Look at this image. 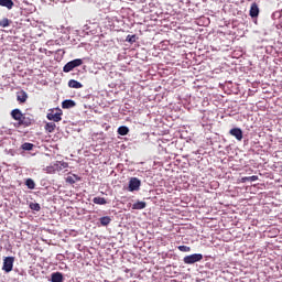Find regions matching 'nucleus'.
<instances>
[{"mask_svg":"<svg viewBox=\"0 0 282 282\" xmlns=\"http://www.w3.org/2000/svg\"><path fill=\"white\" fill-rule=\"evenodd\" d=\"M32 124H34V118L32 116L24 115L20 122L13 123V127L19 129L20 127H32Z\"/></svg>","mask_w":282,"mask_h":282,"instance_id":"obj_1","label":"nucleus"},{"mask_svg":"<svg viewBox=\"0 0 282 282\" xmlns=\"http://www.w3.org/2000/svg\"><path fill=\"white\" fill-rule=\"evenodd\" d=\"M202 259H204L202 253H193L184 257L183 261L186 265H193V263H198V261H202Z\"/></svg>","mask_w":282,"mask_h":282,"instance_id":"obj_2","label":"nucleus"},{"mask_svg":"<svg viewBox=\"0 0 282 282\" xmlns=\"http://www.w3.org/2000/svg\"><path fill=\"white\" fill-rule=\"evenodd\" d=\"M63 110L59 108H56L55 110H51V112L47 113L46 118L47 120H52L53 122H61L63 120Z\"/></svg>","mask_w":282,"mask_h":282,"instance_id":"obj_3","label":"nucleus"},{"mask_svg":"<svg viewBox=\"0 0 282 282\" xmlns=\"http://www.w3.org/2000/svg\"><path fill=\"white\" fill-rule=\"evenodd\" d=\"M80 65H83V59H73L63 67V72L68 74V72H72V69H75V67H80Z\"/></svg>","mask_w":282,"mask_h":282,"instance_id":"obj_4","label":"nucleus"},{"mask_svg":"<svg viewBox=\"0 0 282 282\" xmlns=\"http://www.w3.org/2000/svg\"><path fill=\"white\" fill-rule=\"evenodd\" d=\"M140 186H142V181L138 177H131L129 181L128 191L133 193L135 191H140Z\"/></svg>","mask_w":282,"mask_h":282,"instance_id":"obj_5","label":"nucleus"},{"mask_svg":"<svg viewBox=\"0 0 282 282\" xmlns=\"http://www.w3.org/2000/svg\"><path fill=\"white\" fill-rule=\"evenodd\" d=\"M12 268H14V257H7L3 260L2 270H4V272H12Z\"/></svg>","mask_w":282,"mask_h":282,"instance_id":"obj_6","label":"nucleus"},{"mask_svg":"<svg viewBox=\"0 0 282 282\" xmlns=\"http://www.w3.org/2000/svg\"><path fill=\"white\" fill-rule=\"evenodd\" d=\"M229 133L238 140V142H241L243 140V131L241 128H232Z\"/></svg>","mask_w":282,"mask_h":282,"instance_id":"obj_7","label":"nucleus"},{"mask_svg":"<svg viewBox=\"0 0 282 282\" xmlns=\"http://www.w3.org/2000/svg\"><path fill=\"white\" fill-rule=\"evenodd\" d=\"M249 15L251 17V19H257V17H259V4H257V2H253L251 4Z\"/></svg>","mask_w":282,"mask_h":282,"instance_id":"obj_8","label":"nucleus"},{"mask_svg":"<svg viewBox=\"0 0 282 282\" xmlns=\"http://www.w3.org/2000/svg\"><path fill=\"white\" fill-rule=\"evenodd\" d=\"M23 116V112H21V110L18 108L11 111V117L13 118V120H17V122H21Z\"/></svg>","mask_w":282,"mask_h":282,"instance_id":"obj_9","label":"nucleus"},{"mask_svg":"<svg viewBox=\"0 0 282 282\" xmlns=\"http://www.w3.org/2000/svg\"><path fill=\"white\" fill-rule=\"evenodd\" d=\"M76 107V101L72 100V99H66L62 102V108L63 109H72Z\"/></svg>","mask_w":282,"mask_h":282,"instance_id":"obj_10","label":"nucleus"},{"mask_svg":"<svg viewBox=\"0 0 282 282\" xmlns=\"http://www.w3.org/2000/svg\"><path fill=\"white\" fill-rule=\"evenodd\" d=\"M147 208V202L138 200L132 205V210H144Z\"/></svg>","mask_w":282,"mask_h":282,"instance_id":"obj_11","label":"nucleus"},{"mask_svg":"<svg viewBox=\"0 0 282 282\" xmlns=\"http://www.w3.org/2000/svg\"><path fill=\"white\" fill-rule=\"evenodd\" d=\"M68 87H70V89H83V84L76 79H70L68 82Z\"/></svg>","mask_w":282,"mask_h":282,"instance_id":"obj_12","label":"nucleus"},{"mask_svg":"<svg viewBox=\"0 0 282 282\" xmlns=\"http://www.w3.org/2000/svg\"><path fill=\"white\" fill-rule=\"evenodd\" d=\"M17 100L18 102H26L28 101V93H25L24 90H21L20 93L17 94Z\"/></svg>","mask_w":282,"mask_h":282,"instance_id":"obj_13","label":"nucleus"},{"mask_svg":"<svg viewBox=\"0 0 282 282\" xmlns=\"http://www.w3.org/2000/svg\"><path fill=\"white\" fill-rule=\"evenodd\" d=\"M0 6L8 10H12L14 8V2L12 0H0Z\"/></svg>","mask_w":282,"mask_h":282,"instance_id":"obj_14","label":"nucleus"},{"mask_svg":"<svg viewBox=\"0 0 282 282\" xmlns=\"http://www.w3.org/2000/svg\"><path fill=\"white\" fill-rule=\"evenodd\" d=\"M51 281L52 282H63V273L61 272H54L51 274Z\"/></svg>","mask_w":282,"mask_h":282,"instance_id":"obj_15","label":"nucleus"},{"mask_svg":"<svg viewBox=\"0 0 282 282\" xmlns=\"http://www.w3.org/2000/svg\"><path fill=\"white\" fill-rule=\"evenodd\" d=\"M67 184H76V182H80V176L73 174L66 177Z\"/></svg>","mask_w":282,"mask_h":282,"instance_id":"obj_16","label":"nucleus"},{"mask_svg":"<svg viewBox=\"0 0 282 282\" xmlns=\"http://www.w3.org/2000/svg\"><path fill=\"white\" fill-rule=\"evenodd\" d=\"M56 171H58V164H54L45 167V172L51 175L56 173Z\"/></svg>","mask_w":282,"mask_h":282,"instance_id":"obj_17","label":"nucleus"},{"mask_svg":"<svg viewBox=\"0 0 282 282\" xmlns=\"http://www.w3.org/2000/svg\"><path fill=\"white\" fill-rule=\"evenodd\" d=\"M100 226H109L111 224V217L104 216L99 219Z\"/></svg>","mask_w":282,"mask_h":282,"instance_id":"obj_18","label":"nucleus"},{"mask_svg":"<svg viewBox=\"0 0 282 282\" xmlns=\"http://www.w3.org/2000/svg\"><path fill=\"white\" fill-rule=\"evenodd\" d=\"M25 186H28L30 191H34V188H36V183H34V180L32 178H26Z\"/></svg>","mask_w":282,"mask_h":282,"instance_id":"obj_19","label":"nucleus"},{"mask_svg":"<svg viewBox=\"0 0 282 282\" xmlns=\"http://www.w3.org/2000/svg\"><path fill=\"white\" fill-rule=\"evenodd\" d=\"M11 23L12 20L3 18L2 20H0V28H10Z\"/></svg>","mask_w":282,"mask_h":282,"instance_id":"obj_20","label":"nucleus"},{"mask_svg":"<svg viewBox=\"0 0 282 282\" xmlns=\"http://www.w3.org/2000/svg\"><path fill=\"white\" fill-rule=\"evenodd\" d=\"M93 202L95 204H97L98 206H105V204H107V199H105L104 197H99V196L95 197L93 199Z\"/></svg>","mask_w":282,"mask_h":282,"instance_id":"obj_21","label":"nucleus"},{"mask_svg":"<svg viewBox=\"0 0 282 282\" xmlns=\"http://www.w3.org/2000/svg\"><path fill=\"white\" fill-rule=\"evenodd\" d=\"M45 129L48 133H54V129H56V123L54 122H47L45 124Z\"/></svg>","mask_w":282,"mask_h":282,"instance_id":"obj_22","label":"nucleus"},{"mask_svg":"<svg viewBox=\"0 0 282 282\" xmlns=\"http://www.w3.org/2000/svg\"><path fill=\"white\" fill-rule=\"evenodd\" d=\"M117 132L119 135H127L129 133V128L126 126H121L118 128Z\"/></svg>","mask_w":282,"mask_h":282,"instance_id":"obj_23","label":"nucleus"},{"mask_svg":"<svg viewBox=\"0 0 282 282\" xmlns=\"http://www.w3.org/2000/svg\"><path fill=\"white\" fill-rule=\"evenodd\" d=\"M21 149H23V151H32V149H34V144L30 142H25L21 145Z\"/></svg>","mask_w":282,"mask_h":282,"instance_id":"obj_24","label":"nucleus"},{"mask_svg":"<svg viewBox=\"0 0 282 282\" xmlns=\"http://www.w3.org/2000/svg\"><path fill=\"white\" fill-rule=\"evenodd\" d=\"M30 208L31 210H35L36 213H39L41 210V205L39 203H31Z\"/></svg>","mask_w":282,"mask_h":282,"instance_id":"obj_25","label":"nucleus"},{"mask_svg":"<svg viewBox=\"0 0 282 282\" xmlns=\"http://www.w3.org/2000/svg\"><path fill=\"white\" fill-rule=\"evenodd\" d=\"M181 252H191V247L188 246H178Z\"/></svg>","mask_w":282,"mask_h":282,"instance_id":"obj_26","label":"nucleus"},{"mask_svg":"<svg viewBox=\"0 0 282 282\" xmlns=\"http://www.w3.org/2000/svg\"><path fill=\"white\" fill-rule=\"evenodd\" d=\"M126 41H127L128 43H135V35H128V36L126 37Z\"/></svg>","mask_w":282,"mask_h":282,"instance_id":"obj_27","label":"nucleus"},{"mask_svg":"<svg viewBox=\"0 0 282 282\" xmlns=\"http://www.w3.org/2000/svg\"><path fill=\"white\" fill-rule=\"evenodd\" d=\"M257 180H259L257 175L249 176V182H257Z\"/></svg>","mask_w":282,"mask_h":282,"instance_id":"obj_28","label":"nucleus"},{"mask_svg":"<svg viewBox=\"0 0 282 282\" xmlns=\"http://www.w3.org/2000/svg\"><path fill=\"white\" fill-rule=\"evenodd\" d=\"M242 182H250V176L242 177Z\"/></svg>","mask_w":282,"mask_h":282,"instance_id":"obj_29","label":"nucleus"},{"mask_svg":"<svg viewBox=\"0 0 282 282\" xmlns=\"http://www.w3.org/2000/svg\"><path fill=\"white\" fill-rule=\"evenodd\" d=\"M62 166H63L64 169H67V163H62Z\"/></svg>","mask_w":282,"mask_h":282,"instance_id":"obj_30","label":"nucleus"}]
</instances>
